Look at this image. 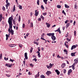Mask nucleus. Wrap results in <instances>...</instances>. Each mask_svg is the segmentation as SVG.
<instances>
[{
  "label": "nucleus",
  "instance_id": "f257e3e1",
  "mask_svg": "<svg viewBox=\"0 0 78 78\" xmlns=\"http://www.w3.org/2000/svg\"><path fill=\"white\" fill-rule=\"evenodd\" d=\"M8 22L9 24V28L11 30L10 31H13L14 30H12V18L10 17L8 21Z\"/></svg>",
  "mask_w": 78,
  "mask_h": 78
},
{
  "label": "nucleus",
  "instance_id": "f03ea898",
  "mask_svg": "<svg viewBox=\"0 0 78 78\" xmlns=\"http://www.w3.org/2000/svg\"><path fill=\"white\" fill-rule=\"evenodd\" d=\"M47 36H51V38L53 41H55V40H56V37L54 36V35H55V33H48L47 34Z\"/></svg>",
  "mask_w": 78,
  "mask_h": 78
},
{
  "label": "nucleus",
  "instance_id": "7ed1b4c3",
  "mask_svg": "<svg viewBox=\"0 0 78 78\" xmlns=\"http://www.w3.org/2000/svg\"><path fill=\"white\" fill-rule=\"evenodd\" d=\"M8 31H9V33H11V34L12 35H14V31H11V30L10 28H9L8 29Z\"/></svg>",
  "mask_w": 78,
  "mask_h": 78
},
{
  "label": "nucleus",
  "instance_id": "20e7f679",
  "mask_svg": "<svg viewBox=\"0 0 78 78\" xmlns=\"http://www.w3.org/2000/svg\"><path fill=\"white\" fill-rule=\"evenodd\" d=\"M55 32H56L58 31V32L59 33H60V34H61V31L60 30V28H58L57 29V30H55Z\"/></svg>",
  "mask_w": 78,
  "mask_h": 78
},
{
  "label": "nucleus",
  "instance_id": "39448f33",
  "mask_svg": "<svg viewBox=\"0 0 78 78\" xmlns=\"http://www.w3.org/2000/svg\"><path fill=\"white\" fill-rule=\"evenodd\" d=\"M5 66L8 67H9L11 68V66H12V64L9 65V63L6 64Z\"/></svg>",
  "mask_w": 78,
  "mask_h": 78
},
{
  "label": "nucleus",
  "instance_id": "423d86ee",
  "mask_svg": "<svg viewBox=\"0 0 78 78\" xmlns=\"http://www.w3.org/2000/svg\"><path fill=\"white\" fill-rule=\"evenodd\" d=\"M46 73L47 75L49 76L50 74H51V72L50 71H48Z\"/></svg>",
  "mask_w": 78,
  "mask_h": 78
},
{
  "label": "nucleus",
  "instance_id": "0eeeda50",
  "mask_svg": "<svg viewBox=\"0 0 78 78\" xmlns=\"http://www.w3.org/2000/svg\"><path fill=\"white\" fill-rule=\"evenodd\" d=\"M76 48V46L75 45H73L72 46L71 50H73V49H74V48Z\"/></svg>",
  "mask_w": 78,
  "mask_h": 78
},
{
  "label": "nucleus",
  "instance_id": "6e6552de",
  "mask_svg": "<svg viewBox=\"0 0 78 78\" xmlns=\"http://www.w3.org/2000/svg\"><path fill=\"white\" fill-rule=\"evenodd\" d=\"M72 69H69L68 73V75H70V73H72Z\"/></svg>",
  "mask_w": 78,
  "mask_h": 78
},
{
  "label": "nucleus",
  "instance_id": "1a4fd4ad",
  "mask_svg": "<svg viewBox=\"0 0 78 78\" xmlns=\"http://www.w3.org/2000/svg\"><path fill=\"white\" fill-rule=\"evenodd\" d=\"M65 66H66V63H62V65H61L62 68H64Z\"/></svg>",
  "mask_w": 78,
  "mask_h": 78
},
{
  "label": "nucleus",
  "instance_id": "9d476101",
  "mask_svg": "<svg viewBox=\"0 0 78 78\" xmlns=\"http://www.w3.org/2000/svg\"><path fill=\"white\" fill-rule=\"evenodd\" d=\"M24 55L25 58L27 60L28 59V57L27 56V53L26 52L24 54Z\"/></svg>",
  "mask_w": 78,
  "mask_h": 78
},
{
  "label": "nucleus",
  "instance_id": "9b49d317",
  "mask_svg": "<svg viewBox=\"0 0 78 78\" xmlns=\"http://www.w3.org/2000/svg\"><path fill=\"white\" fill-rule=\"evenodd\" d=\"M9 35H10V34H9V35H8V34H6V41H7L8 39V37H9Z\"/></svg>",
  "mask_w": 78,
  "mask_h": 78
},
{
  "label": "nucleus",
  "instance_id": "f8f14e48",
  "mask_svg": "<svg viewBox=\"0 0 78 78\" xmlns=\"http://www.w3.org/2000/svg\"><path fill=\"white\" fill-rule=\"evenodd\" d=\"M37 53H38V57L39 58H41V55H40V52H39V51H37V52H36Z\"/></svg>",
  "mask_w": 78,
  "mask_h": 78
},
{
  "label": "nucleus",
  "instance_id": "ddd939ff",
  "mask_svg": "<svg viewBox=\"0 0 78 78\" xmlns=\"http://www.w3.org/2000/svg\"><path fill=\"white\" fill-rule=\"evenodd\" d=\"M75 63H74L73 64V65H72L71 66V67L73 69V70H74L75 69Z\"/></svg>",
  "mask_w": 78,
  "mask_h": 78
},
{
  "label": "nucleus",
  "instance_id": "4468645a",
  "mask_svg": "<svg viewBox=\"0 0 78 78\" xmlns=\"http://www.w3.org/2000/svg\"><path fill=\"white\" fill-rule=\"evenodd\" d=\"M39 76V72H38V73L35 76V78H37Z\"/></svg>",
  "mask_w": 78,
  "mask_h": 78
},
{
  "label": "nucleus",
  "instance_id": "2eb2a0df",
  "mask_svg": "<svg viewBox=\"0 0 78 78\" xmlns=\"http://www.w3.org/2000/svg\"><path fill=\"white\" fill-rule=\"evenodd\" d=\"M16 44H9V46L10 47H15V45Z\"/></svg>",
  "mask_w": 78,
  "mask_h": 78
},
{
  "label": "nucleus",
  "instance_id": "dca6fc26",
  "mask_svg": "<svg viewBox=\"0 0 78 78\" xmlns=\"http://www.w3.org/2000/svg\"><path fill=\"white\" fill-rule=\"evenodd\" d=\"M55 72L57 73V74L58 75H59L60 72H59V70H58V69H56L55 70Z\"/></svg>",
  "mask_w": 78,
  "mask_h": 78
},
{
  "label": "nucleus",
  "instance_id": "f3484780",
  "mask_svg": "<svg viewBox=\"0 0 78 78\" xmlns=\"http://www.w3.org/2000/svg\"><path fill=\"white\" fill-rule=\"evenodd\" d=\"M76 53V52L72 53H71V55L72 56H75Z\"/></svg>",
  "mask_w": 78,
  "mask_h": 78
},
{
  "label": "nucleus",
  "instance_id": "a211bd4d",
  "mask_svg": "<svg viewBox=\"0 0 78 78\" xmlns=\"http://www.w3.org/2000/svg\"><path fill=\"white\" fill-rule=\"evenodd\" d=\"M65 7L66 8H69V6L65 4Z\"/></svg>",
  "mask_w": 78,
  "mask_h": 78
},
{
  "label": "nucleus",
  "instance_id": "6ab92c4d",
  "mask_svg": "<svg viewBox=\"0 0 78 78\" xmlns=\"http://www.w3.org/2000/svg\"><path fill=\"white\" fill-rule=\"evenodd\" d=\"M63 51H64V52H66V55H67V54H68V51H67V50L64 49L63 50Z\"/></svg>",
  "mask_w": 78,
  "mask_h": 78
},
{
  "label": "nucleus",
  "instance_id": "aec40b11",
  "mask_svg": "<svg viewBox=\"0 0 78 78\" xmlns=\"http://www.w3.org/2000/svg\"><path fill=\"white\" fill-rule=\"evenodd\" d=\"M39 14V12L37 11L35 12V16H37Z\"/></svg>",
  "mask_w": 78,
  "mask_h": 78
},
{
  "label": "nucleus",
  "instance_id": "412c9836",
  "mask_svg": "<svg viewBox=\"0 0 78 78\" xmlns=\"http://www.w3.org/2000/svg\"><path fill=\"white\" fill-rule=\"evenodd\" d=\"M70 23H68L66 24V28H68V27H69V25H70Z\"/></svg>",
  "mask_w": 78,
  "mask_h": 78
},
{
  "label": "nucleus",
  "instance_id": "4be33fe9",
  "mask_svg": "<svg viewBox=\"0 0 78 78\" xmlns=\"http://www.w3.org/2000/svg\"><path fill=\"white\" fill-rule=\"evenodd\" d=\"M33 48H32V47H31L30 50V52L31 53H32L33 51Z\"/></svg>",
  "mask_w": 78,
  "mask_h": 78
},
{
  "label": "nucleus",
  "instance_id": "5701e85b",
  "mask_svg": "<svg viewBox=\"0 0 78 78\" xmlns=\"http://www.w3.org/2000/svg\"><path fill=\"white\" fill-rule=\"evenodd\" d=\"M74 8L75 9H77V8H78V7H77V5H76V4H75L74 5Z\"/></svg>",
  "mask_w": 78,
  "mask_h": 78
},
{
  "label": "nucleus",
  "instance_id": "b1692460",
  "mask_svg": "<svg viewBox=\"0 0 78 78\" xmlns=\"http://www.w3.org/2000/svg\"><path fill=\"white\" fill-rule=\"evenodd\" d=\"M47 1H48V0H43L44 2L46 4H47Z\"/></svg>",
  "mask_w": 78,
  "mask_h": 78
},
{
  "label": "nucleus",
  "instance_id": "393cba45",
  "mask_svg": "<svg viewBox=\"0 0 78 78\" xmlns=\"http://www.w3.org/2000/svg\"><path fill=\"white\" fill-rule=\"evenodd\" d=\"M13 12H14L15 11V10H16V7L15 6V5H14L13 7Z\"/></svg>",
  "mask_w": 78,
  "mask_h": 78
},
{
  "label": "nucleus",
  "instance_id": "a878e982",
  "mask_svg": "<svg viewBox=\"0 0 78 78\" xmlns=\"http://www.w3.org/2000/svg\"><path fill=\"white\" fill-rule=\"evenodd\" d=\"M41 78H45V76H44V75L42 74L41 76Z\"/></svg>",
  "mask_w": 78,
  "mask_h": 78
},
{
  "label": "nucleus",
  "instance_id": "bb28decb",
  "mask_svg": "<svg viewBox=\"0 0 78 78\" xmlns=\"http://www.w3.org/2000/svg\"><path fill=\"white\" fill-rule=\"evenodd\" d=\"M57 7L58 8H61V5H58L57 6Z\"/></svg>",
  "mask_w": 78,
  "mask_h": 78
},
{
  "label": "nucleus",
  "instance_id": "cd10ccee",
  "mask_svg": "<svg viewBox=\"0 0 78 78\" xmlns=\"http://www.w3.org/2000/svg\"><path fill=\"white\" fill-rule=\"evenodd\" d=\"M19 9H22V5H19Z\"/></svg>",
  "mask_w": 78,
  "mask_h": 78
},
{
  "label": "nucleus",
  "instance_id": "c85d7f7f",
  "mask_svg": "<svg viewBox=\"0 0 78 78\" xmlns=\"http://www.w3.org/2000/svg\"><path fill=\"white\" fill-rule=\"evenodd\" d=\"M2 53H1L0 55V59H2Z\"/></svg>",
  "mask_w": 78,
  "mask_h": 78
},
{
  "label": "nucleus",
  "instance_id": "c756f323",
  "mask_svg": "<svg viewBox=\"0 0 78 78\" xmlns=\"http://www.w3.org/2000/svg\"><path fill=\"white\" fill-rule=\"evenodd\" d=\"M30 26H31V27L33 28V23H30Z\"/></svg>",
  "mask_w": 78,
  "mask_h": 78
},
{
  "label": "nucleus",
  "instance_id": "7c9ffc66",
  "mask_svg": "<svg viewBox=\"0 0 78 78\" xmlns=\"http://www.w3.org/2000/svg\"><path fill=\"white\" fill-rule=\"evenodd\" d=\"M46 67H47V68H48V69H50L51 68V67L50 66V65L49 66H48V65H47Z\"/></svg>",
  "mask_w": 78,
  "mask_h": 78
},
{
  "label": "nucleus",
  "instance_id": "2f4dec72",
  "mask_svg": "<svg viewBox=\"0 0 78 78\" xmlns=\"http://www.w3.org/2000/svg\"><path fill=\"white\" fill-rule=\"evenodd\" d=\"M20 16H19V18H18V21L19 22H20Z\"/></svg>",
  "mask_w": 78,
  "mask_h": 78
},
{
  "label": "nucleus",
  "instance_id": "473e14b6",
  "mask_svg": "<svg viewBox=\"0 0 78 78\" xmlns=\"http://www.w3.org/2000/svg\"><path fill=\"white\" fill-rule=\"evenodd\" d=\"M40 17L41 18H42V20H44V16H42V15H41Z\"/></svg>",
  "mask_w": 78,
  "mask_h": 78
},
{
  "label": "nucleus",
  "instance_id": "72a5a7b5",
  "mask_svg": "<svg viewBox=\"0 0 78 78\" xmlns=\"http://www.w3.org/2000/svg\"><path fill=\"white\" fill-rule=\"evenodd\" d=\"M37 4L38 5H39V0H37Z\"/></svg>",
  "mask_w": 78,
  "mask_h": 78
},
{
  "label": "nucleus",
  "instance_id": "f704fd0d",
  "mask_svg": "<svg viewBox=\"0 0 78 78\" xmlns=\"http://www.w3.org/2000/svg\"><path fill=\"white\" fill-rule=\"evenodd\" d=\"M10 5V4H7L5 5L6 7H9V6Z\"/></svg>",
  "mask_w": 78,
  "mask_h": 78
},
{
  "label": "nucleus",
  "instance_id": "c9c22d12",
  "mask_svg": "<svg viewBox=\"0 0 78 78\" xmlns=\"http://www.w3.org/2000/svg\"><path fill=\"white\" fill-rule=\"evenodd\" d=\"M41 9H42L43 10H44V6H43V5H41Z\"/></svg>",
  "mask_w": 78,
  "mask_h": 78
},
{
  "label": "nucleus",
  "instance_id": "e433bc0d",
  "mask_svg": "<svg viewBox=\"0 0 78 78\" xmlns=\"http://www.w3.org/2000/svg\"><path fill=\"white\" fill-rule=\"evenodd\" d=\"M41 39H42V40H43V41H47V40H45V39H44V38H43L42 37H41Z\"/></svg>",
  "mask_w": 78,
  "mask_h": 78
},
{
  "label": "nucleus",
  "instance_id": "4c0bfd02",
  "mask_svg": "<svg viewBox=\"0 0 78 78\" xmlns=\"http://www.w3.org/2000/svg\"><path fill=\"white\" fill-rule=\"evenodd\" d=\"M2 9L3 10V11H5V7L4 6H3Z\"/></svg>",
  "mask_w": 78,
  "mask_h": 78
},
{
  "label": "nucleus",
  "instance_id": "58836bf2",
  "mask_svg": "<svg viewBox=\"0 0 78 78\" xmlns=\"http://www.w3.org/2000/svg\"><path fill=\"white\" fill-rule=\"evenodd\" d=\"M50 66L51 67H53V64H51L50 63L49 64Z\"/></svg>",
  "mask_w": 78,
  "mask_h": 78
},
{
  "label": "nucleus",
  "instance_id": "ea45409f",
  "mask_svg": "<svg viewBox=\"0 0 78 78\" xmlns=\"http://www.w3.org/2000/svg\"><path fill=\"white\" fill-rule=\"evenodd\" d=\"M22 27H23V28H24L25 27V24L24 23L23 24Z\"/></svg>",
  "mask_w": 78,
  "mask_h": 78
},
{
  "label": "nucleus",
  "instance_id": "a19ab883",
  "mask_svg": "<svg viewBox=\"0 0 78 78\" xmlns=\"http://www.w3.org/2000/svg\"><path fill=\"white\" fill-rule=\"evenodd\" d=\"M13 24H14V25H16V21H14V20H13Z\"/></svg>",
  "mask_w": 78,
  "mask_h": 78
},
{
  "label": "nucleus",
  "instance_id": "79ce46f5",
  "mask_svg": "<svg viewBox=\"0 0 78 78\" xmlns=\"http://www.w3.org/2000/svg\"><path fill=\"white\" fill-rule=\"evenodd\" d=\"M62 13H63L65 16H66V13L65 12H64V10H63L62 11Z\"/></svg>",
  "mask_w": 78,
  "mask_h": 78
},
{
  "label": "nucleus",
  "instance_id": "37998d69",
  "mask_svg": "<svg viewBox=\"0 0 78 78\" xmlns=\"http://www.w3.org/2000/svg\"><path fill=\"white\" fill-rule=\"evenodd\" d=\"M34 44H36L37 45H38L39 44L36 41H34Z\"/></svg>",
  "mask_w": 78,
  "mask_h": 78
},
{
  "label": "nucleus",
  "instance_id": "c03bdc74",
  "mask_svg": "<svg viewBox=\"0 0 78 78\" xmlns=\"http://www.w3.org/2000/svg\"><path fill=\"white\" fill-rule=\"evenodd\" d=\"M4 59H5V61H7V60H8V58H6V57H5Z\"/></svg>",
  "mask_w": 78,
  "mask_h": 78
},
{
  "label": "nucleus",
  "instance_id": "a18cd8bd",
  "mask_svg": "<svg viewBox=\"0 0 78 78\" xmlns=\"http://www.w3.org/2000/svg\"><path fill=\"white\" fill-rule=\"evenodd\" d=\"M6 75L7 77H10V76H11L9 74H6Z\"/></svg>",
  "mask_w": 78,
  "mask_h": 78
},
{
  "label": "nucleus",
  "instance_id": "49530a36",
  "mask_svg": "<svg viewBox=\"0 0 78 78\" xmlns=\"http://www.w3.org/2000/svg\"><path fill=\"white\" fill-rule=\"evenodd\" d=\"M33 61H35L36 62V61H37V59H36V58H34L33 59Z\"/></svg>",
  "mask_w": 78,
  "mask_h": 78
},
{
  "label": "nucleus",
  "instance_id": "de8ad7c7",
  "mask_svg": "<svg viewBox=\"0 0 78 78\" xmlns=\"http://www.w3.org/2000/svg\"><path fill=\"white\" fill-rule=\"evenodd\" d=\"M43 16H45L47 15V12L43 13Z\"/></svg>",
  "mask_w": 78,
  "mask_h": 78
},
{
  "label": "nucleus",
  "instance_id": "09e8293b",
  "mask_svg": "<svg viewBox=\"0 0 78 78\" xmlns=\"http://www.w3.org/2000/svg\"><path fill=\"white\" fill-rule=\"evenodd\" d=\"M45 35V34L44 33L43 34L41 35V37H44V35Z\"/></svg>",
  "mask_w": 78,
  "mask_h": 78
},
{
  "label": "nucleus",
  "instance_id": "8fccbe9b",
  "mask_svg": "<svg viewBox=\"0 0 78 78\" xmlns=\"http://www.w3.org/2000/svg\"><path fill=\"white\" fill-rule=\"evenodd\" d=\"M76 31L75 30L74 31V36H76Z\"/></svg>",
  "mask_w": 78,
  "mask_h": 78
},
{
  "label": "nucleus",
  "instance_id": "3c124183",
  "mask_svg": "<svg viewBox=\"0 0 78 78\" xmlns=\"http://www.w3.org/2000/svg\"><path fill=\"white\" fill-rule=\"evenodd\" d=\"M14 60H12V59H11V58H10V60H9L10 61H11V62H13Z\"/></svg>",
  "mask_w": 78,
  "mask_h": 78
},
{
  "label": "nucleus",
  "instance_id": "603ef678",
  "mask_svg": "<svg viewBox=\"0 0 78 78\" xmlns=\"http://www.w3.org/2000/svg\"><path fill=\"white\" fill-rule=\"evenodd\" d=\"M6 3L7 4H10V3H9L8 2V0H6Z\"/></svg>",
  "mask_w": 78,
  "mask_h": 78
},
{
  "label": "nucleus",
  "instance_id": "864d4df0",
  "mask_svg": "<svg viewBox=\"0 0 78 78\" xmlns=\"http://www.w3.org/2000/svg\"><path fill=\"white\" fill-rule=\"evenodd\" d=\"M69 20H66L65 22V23H67L68 22H69Z\"/></svg>",
  "mask_w": 78,
  "mask_h": 78
},
{
  "label": "nucleus",
  "instance_id": "5fc2aeb1",
  "mask_svg": "<svg viewBox=\"0 0 78 78\" xmlns=\"http://www.w3.org/2000/svg\"><path fill=\"white\" fill-rule=\"evenodd\" d=\"M67 40L68 41H70L71 40V38H70V39H69L68 38H67Z\"/></svg>",
  "mask_w": 78,
  "mask_h": 78
},
{
  "label": "nucleus",
  "instance_id": "6e6d98bb",
  "mask_svg": "<svg viewBox=\"0 0 78 78\" xmlns=\"http://www.w3.org/2000/svg\"><path fill=\"white\" fill-rule=\"evenodd\" d=\"M64 73H66V69H64Z\"/></svg>",
  "mask_w": 78,
  "mask_h": 78
},
{
  "label": "nucleus",
  "instance_id": "4d7b16f0",
  "mask_svg": "<svg viewBox=\"0 0 78 78\" xmlns=\"http://www.w3.org/2000/svg\"><path fill=\"white\" fill-rule=\"evenodd\" d=\"M76 62H77V60H76V59H74V63H75V64L76 63Z\"/></svg>",
  "mask_w": 78,
  "mask_h": 78
},
{
  "label": "nucleus",
  "instance_id": "13d9d810",
  "mask_svg": "<svg viewBox=\"0 0 78 78\" xmlns=\"http://www.w3.org/2000/svg\"><path fill=\"white\" fill-rule=\"evenodd\" d=\"M38 21H41V18H39L38 19Z\"/></svg>",
  "mask_w": 78,
  "mask_h": 78
},
{
  "label": "nucleus",
  "instance_id": "bf43d9fd",
  "mask_svg": "<svg viewBox=\"0 0 78 78\" xmlns=\"http://www.w3.org/2000/svg\"><path fill=\"white\" fill-rule=\"evenodd\" d=\"M50 24H49L47 26V27H48V28H49V27H50Z\"/></svg>",
  "mask_w": 78,
  "mask_h": 78
},
{
  "label": "nucleus",
  "instance_id": "052dcab7",
  "mask_svg": "<svg viewBox=\"0 0 78 78\" xmlns=\"http://www.w3.org/2000/svg\"><path fill=\"white\" fill-rule=\"evenodd\" d=\"M57 57L58 58H61V56H60L59 55H58Z\"/></svg>",
  "mask_w": 78,
  "mask_h": 78
},
{
  "label": "nucleus",
  "instance_id": "680f3d73",
  "mask_svg": "<svg viewBox=\"0 0 78 78\" xmlns=\"http://www.w3.org/2000/svg\"><path fill=\"white\" fill-rule=\"evenodd\" d=\"M30 16L31 17L32 16H33V12H31L30 13Z\"/></svg>",
  "mask_w": 78,
  "mask_h": 78
},
{
  "label": "nucleus",
  "instance_id": "e2e57ef3",
  "mask_svg": "<svg viewBox=\"0 0 78 78\" xmlns=\"http://www.w3.org/2000/svg\"><path fill=\"white\" fill-rule=\"evenodd\" d=\"M29 35H30V34H29V33H27V34L26 35V36H27V37H28V36H29Z\"/></svg>",
  "mask_w": 78,
  "mask_h": 78
},
{
  "label": "nucleus",
  "instance_id": "0e129e2a",
  "mask_svg": "<svg viewBox=\"0 0 78 78\" xmlns=\"http://www.w3.org/2000/svg\"><path fill=\"white\" fill-rule=\"evenodd\" d=\"M75 23H76V21H74L73 24V25L74 26L75 25Z\"/></svg>",
  "mask_w": 78,
  "mask_h": 78
},
{
  "label": "nucleus",
  "instance_id": "69168bd1",
  "mask_svg": "<svg viewBox=\"0 0 78 78\" xmlns=\"http://www.w3.org/2000/svg\"><path fill=\"white\" fill-rule=\"evenodd\" d=\"M28 75H31V73H30V72H28Z\"/></svg>",
  "mask_w": 78,
  "mask_h": 78
},
{
  "label": "nucleus",
  "instance_id": "338daca9",
  "mask_svg": "<svg viewBox=\"0 0 78 78\" xmlns=\"http://www.w3.org/2000/svg\"><path fill=\"white\" fill-rule=\"evenodd\" d=\"M56 27V25H54L52 27V28H53L54 27Z\"/></svg>",
  "mask_w": 78,
  "mask_h": 78
},
{
  "label": "nucleus",
  "instance_id": "774afa93",
  "mask_svg": "<svg viewBox=\"0 0 78 78\" xmlns=\"http://www.w3.org/2000/svg\"><path fill=\"white\" fill-rule=\"evenodd\" d=\"M33 58H36V56H34V55H33Z\"/></svg>",
  "mask_w": 78,
  "mask_h": 78
}]
</instances>
